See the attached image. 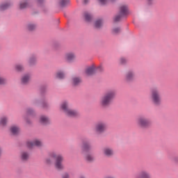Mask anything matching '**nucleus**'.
<instances>
[{"label":"nucleus","mask_w":178,"mask_h":178,"mask_svg":"<svg viewBox=\"0 0 178 178\" xmlns=\"http://www.w3.org/2000/svg\"><path fill=\"white\" fill-rule=\"evenodd\" d=\"M54 159L56 160L55 167L56 169L62 170L64 168L63 164H62V162H63V156L60 154H56L55 152H51L49 154V157L46 159V163L51 165Z\"/></svg>","instance_id":"obj_1"},{"label":"nucleus","mask_w":178,"mask_h":178,"mask_svg":"<svg viewBox=\"0 0 178 178\" xmlns=\"http://www.w3.org/2000/svg\"><path fill=\"white\" fill-rule=\"evenodd\" d=\"M115 95H116V91L115 90L107 91L101 99L102 106H108L112 102L113 98H115Z\"/></svg>","instance_id":"obj_2"},{"label":"nucleus","mask_w":178,"mask_h":178,"mask_svg":"<svg viewBox=\"0 0 178 178\" xmlns=\"http://www.w3.org/2000/svg\"><path fill=\"white\" fill-rule=\"evenodd\" d=\"M129 15V7L127 5H122L119 9V15L114 18L115 22H120L123 17Z\"/></svg>","instance_id":"obj_3"},{"label":"nucleus","mask_w":178,"mask_h":178,"mask_svg":"<svg viewBox=\"0 0 178 178\" xmlns=\"http://www.w3.org/2000/svg\"><path fill=\"white\" fill-rule=\"evenodd\" d=\"M61 109H63V111L65 112V113H66V115H67V116H70L71 118H74L78 115L77 111L69 108V105L66 102L62 103Z\"/></svg>","instance_id":"obj_4"},{"label":"nucleus","mask_w":178,"mask_h":178,"mask_svg":"<svg viewBox=\"0 0 178 178\" xmlns=\"http://www.w3.org/2000/svg\"><path fill=\"white\" fill-rule=\"evenodd\" d=\"M136 123L139 127L145 129L149 126V120L147 119L145 117H139L136 120Z\"/></svg>","instance_id":"obj_5"},{"label":"nucleus","mask_w":178,"mask_h":178,"mask_svg":"<svg viewBox=\"0 0 178 178\" xmlns=\"http://www.w3.org/2000/svg\"><path fill=\"white\" fill-rule=\"evenodd\" d=\"M102 70H104V67H102V65H100L96 68L95 66L92 65L86 68V74H87V76H91L94 74V73H95L96 72H102Z\"/></svg>","instance_id":"obj_6"},{"label":"nucleus","mask_w":178,"mask_h":178,"mask_svg":"<svg viewBox=\"0 0 178 178\" xmlns=\"http://www.w3.org/2000/svg\"><path fill=\"white\" fill-rule=\"evenodd\" d=\"M152 99L155 105L161 104V95L158 89H153L152 90Z\"/></svg>","instance_id":"obj_7"},{"label":"nucleus","mask_w":178,"mask_h":178,"mask_svg":"<svg viewBox=\"0 0 178 178\" xmlns=\"http://www.w3.org/2000/svg\"><path fill=\"white\" fill-rule=\"evenodd\" d=\"M26 145L28 148H33V147H41L42 143L39 140H34L33 141H28Z\"/></svg>","instance_id":"obj_8"},{"label":"nucleus","mask_w":178,"mask_h":178,"mask_svg":"<svg viewBox=\"0 0 178 178\" xmlns=\"http://www.w3.org/2000/svg\"><path fill=\"white\" fill-rule=\"evenodd\" d=\"M106 129V124L104 122H99L96 125V131L98 133H102Z\"/></svg>","instance_id":"obj_9"},{"label":"nucleus","mask_w":178,"mask_h":178,"mask_svg":"<svg viewBox=\"0 0 178 178\" xmlns=\"http://www.w3.org/2000/svg\"><path fill=\"white\" fill-rule=\"evenodd\" d=\"M149 173L147 171H141L138 175L136 176V178H149Z\"/></svg>","instance_id":"obj_10"},{"label":"nucleus","mask_w":178,"mask_h":178,"mask_svg":"<svg viewBox=\"0 0 178 178\" xmlns=\"http://www.w3.org/2000/svg\"><path fill=\"white\" fill-rule=\"evenodd\" d=\"M104 154L106 156H112V155H113V149L110 147H105L104 149Z\"/></svg>","instance_id":"obj_11"},{"label":"nucleus","mask_w":178,"mask_h":178,"mask_svg":"<svg viewBox=\"0 0 178 178\" xmlns=\"http://www.w3.org/2000/svg\"><path fill=\"white\" fill-rule=\"evenodd\" d=\"M133 79H134V72L129 71L126 74V80H127V81H131Z\"/></svg>","instance_id":"obj_12"},{"label":"nucleus","mask_w":178,"mask_h":178,"mask_svg":"<svg viewBox=\"0 0 178 178\" xmlns=\"http://www.w3.org/2000/svg\"><path fill=\"white\" fill-rule=\"evenodd\" d=\"M82 151L87 152L90 151V143L87 141H83L82 145Z\"/></svg>","instance_id":"obj_13"},{"label":"nucleus","mask_w":178,"mask_h":178,"mask_svg":"<svg viewBox=\"0 0 178 178\" xmlns=\"http://www.w3.org/2000/svg\"><path fill=\"white\" fill-rule=\"evenodd\" d=\"M40 123H42V124H48V123H49V119L45 115H42L40 117Z\"/></svg>","instance_id":"obj_14"},{"label":"nucleus","mask_w":178,"mask_h":178,"mask_svg":"<svg viewBox=\"0 0 178 178\" xmlns=\"http://www.w3.org/2000/svg\"><path fill=\"white\" fill-rule=\"evenodd\" d=\"M74 58H76V56L73 53H67L65 55V58L67 59V60H68V62H72V60H73Z\"/></svg>","instance_id":"obj_15"},{"label":"nucleus","mask_w":178,"mask_h":178,"mask_svg":"<svg viewBox=\"0 0 178 178\" xmlns=\"http://www.w3.org/2000/svg\"><path fill=\"white\" fill-rule=\"evenodd\" d=\"M30 81V75L29 74H25L22 78V83L23 84H27V82Z\"/></svg>","instance_id":"obj_16"},{"label":"nucleus","mask_w":178,"mask_h":178,"mask_svg":"<svg viewBox=\"0 0 178 178\" xmlns=\"http://www.w3.org/2000/svg\"><path fill=\"white\" fill-rule=\"evenodd\" d=\"M84 17H85L86 22H91V20H92V16L91 15V14L88 13H84Z\"/></svg>","instance_id":"obj_17"},{"label":"nucleus","mask_w":178,"mask_h":178,"mask_svg":"<svg viewBox=\"0 0 178 178\" xmlns=\"http://www.w3.org/2000/svg\"><path fill=\"white\" fill-rule=\"evenodd\" d=\"M72 83L74 86H78V84H80V83H81V79L79 77H74L72 78Z\"/></svg>","instance_id":"obj_18"},{"label":"nucleus","mask_w":178,"mask_h":178,"mask_svg":"<svg viewBox=\"0 0 178 178\" xmlns=\"http://www.w3.org/2000/svg\"><path fill=\"white\" fill-rule=\"evenodd\" d=\"M10 131L13 133V134H17L19 131V127L16 126H13L10 128Z\"/></svg>","instance_id":"obj_19"},{"label":"nucleus","mask_w":178,"mask_h":178,"mask_svg":"<svg viewBox=\"0 0 178 178\" xmlns=\"http://www.w3.org/2000/svg\"><path fill=\"white\" fill-rule=\"evenodd\" d=\"M10 6V3H5L0 6V10H5V9H8Z\"/></svg>","instance_id":"obj_20"},{"label":"nucleus","mask_w":178,"mask_h":178,"mask_svg":"<svg viewBox=\"0 0 178 178\" xmlns=\"http://www.w3.org/2000/svg\"><path fill=\"white\" fill-rule=\"evenodd\" d=\"M103 23L102 19H97L95 23V26L96 29H99V27L102 26Z\"/></svg>","instance_id":"obj_21"},{"label":"nucleus","mask_w":178,"mask_h":178,"mask_svg":"<svg viewBox=\"0 0 178 178\" xmlns=\"http://www.w3.org/2000/svg\"><path fill=\"white\" fill-rule=\"evenodd\" d=\"M8 123V118L7 117H3L0 120V124L1 126H5Z\"/></svg>","instance_id":"obj_22"},{"label":"nucleus","mask_w":178,"mask_h":178,"mask_svg":"<svg viewBox=\"0 0 178 178\" xmlns=\"http://www.w3.org/2000/svg\"><path fill=\"white\" fill-rule=\"evenodd\" d=\"M29 6V3L26 1H21L19 3V8L24 9Z\"/></svg>","instance_id":"obj_23"},{"label":"nucleus","mask_w":178,"mask_h":178,"mask_svg":"<svg viewBox=\"0 0 178 178\" xmlns=\"http://www.w3.org/2000/svg\"><path fill=\"white\" fill-rule=\"evenodd\" d=\"M64 77H65V73H63V72L60 71V72L56 73V78L57 79H64Z\"/></svg>","instance_id":"obj_24"},{"label":"nucleus","mask_w":178,"mask_h":178,"mask_svg":"<svg viewBox=\"0 0 178 178\" xmlns=\"http://www.w3.org/2000/svg\"><path fill=\"white\" fill-rule=\"evenodd\" d=\"M69 2H70V0H60V5L61 6H66V5H69Z\"/></svg>","instance_id":"obj_25"},{"label":"nucleus","mask_w":178,"mask_h":178,"mask_svg":"<svg viewBox=\"0 0 178 178\" xmlns=\"http://www.w3.org/2000/svg\"><path fill=\"white\" fill-rule=\"evenodd\" d=\"M22 161H27L29 159V154L27 152H23L22 154Z\"/></svg>","instance_id":"obj_26"},{"label":"nucleus","mask_w":178,"mask_h":178,"mask_svg":"<svg viewBox=\"0 0 178 178\" xmlns=\"http://www.w3.org/2000/svg\"><path fill=\"white\" fill-rule=\"evenodd\" d=\"M86 159L88 162H92L94 161V156L91 154H88L86 155Z\"/></svg>","instance_id":"obj_27"},{"label":"nucleus","mask_w":178,"mask_h":178,"mask_svg":"<svg viewBox=\"0 0 178 178\" xmlns=\"http://www.w3.org/2000/svg\"><path fill=\"white\" fill-rule=\"evenodd\" d=\"M35 29V25L33 24H29L28 25V30H29V31H32V30H34Z\"/></svg>","instance_id":"obj_28"},{"label":"nucleus","mask_w":178,"mask_h":178,"mask_svg":"<svg viewBox=\"0 0 178 178\" xmlns=\"http://www.w3.org/2000/svg\"><path fill=\"white\" fill-rule=\"evenodd\" d=\"M15 69L17 70V72H22V70H23V66L20 64H18L15 66Z\"/></svg>","instance_id":"obj_29"},{"label":"nucleus","mask_w":178,"mask_h":178,"mask_svg":"<svg viewBox=\"0 0 178 178\" xmlns=\"http://www.w3.org/2000/svg\"><path fill=\"white\" fill-rule=\"evenodd\" d=\"M113 34H118V33H120V28H119V27L114 28L113 29Z\"/></svg>","instance_id":"obj_30"},{"label":"nucleus","mask_w":178,"mask_h":178,"mask_svg":"<svg viewBox=\"0 0 178 178\" xmlns=\"http://www.w3.org/2000/svg\"><path fill=\"white\" fill-rule=\"evenodd\" d=\"M6 83V79L3 77L0 76V86H2V84H5Z\"/></svg>","instance_id":"obj_31"},{"label":"nucleus","mask_w":178,"mask_h":178,"mask_svg":"<svg viewBox=\"0 0 178 178\" xmlns=\"http://www.w3.org/2000/svg\"><path fill=\"white\" fill-rule=\"evenodd\" d=\"M120 62L122 65H124L127 62V60L125 58H121Z\"/></svg>","instance_id":"obj_32"},{"label":"nucleus","mask_w":178,"mask_h":178,"mask_svg":"<svg viewBox=\"0 0 178 178\" xmlns=\"http://www.w3.org/2000/svg\"><path fill=\"white\" fill-rule=\"evenodd\" d=\"M35 62V58L33 57V58H31L30 60H29V63L30 65H33L34 64Z\"/></svg>","instance_id":"obj_33"},{"label":"nucleus","mask_w":178,"mask_h":178,"mask_svg":"<svg viewBox=\"0 0 178 178\" xmlns=\"http://www.w3.org/2000/svg\"><path fill=\"white\" fill-rule=\"evenodd\" d=\"M99 2L102 5H106V3H108V0H99Z\"/></svg>","instance_id":"obj_34"},{"label":"nucleus","mask_w":178,"mask_h":178,"mask_svg":"<svg viewBox=\"0 0 178 178\" xmlns=\"http://www.w3.org/2000/svg\"><path fill=\"white\" fill-rule=\"evenodd\" d=\"M63 178H69V174H68V173H65V174L63 175Z\"/></svg>","instance_id":"obj_35"},{"label":"nucleus","mask_w":178,"mask_h":178,"mask_svg":"<svg viewBox=\"0 0 178 178\" xmlns=\"http://www.w3.org/2000/svg\"><path fill=\"white\" fill-rule=\"evenodd\" d=\"M38 3H42L44 2V0H38Z\"/></svg>","instance_id":"obj_36"},{"label":"nucleus","mask_w":178,"mask_h":178,"mask_svg":"<svg viewBox=\"0 0 178 178\" xmlns=\"http://www.w3.org/2000/svg\"><path fill=\"white\" fill-rule=\"evenodd\" d=\"M174 161H175V162H178V157H175V158L174 159Z\"/></svg>","instance_id":"obj_37"},{"label":"nucleus","mask_w":178,"mask_h":178,"mask_svg":"<svg viewBox=\"0 0 178 178\" xmlns=\"http://www.w3.org/2000/svg\"><path fill=\"white\" fill-rule=\"evenodd\" d=\"M88 1H89V0H83V3H88Z\"/></svg>","instance_id":"obj_38"},{"label":"nucleus","mask_w":178,"mask_h":178,"mask_svg":"<svg viewBox=\"0 0 178 178\" xmlns=\"http://www.w3.org/2000/svg\"><path fill=\"white\" fill-rule=\"evenodd\" d=\"M28 113H31V109H29V110L28 111Z\"/></svg>","instance_id":"obj_39"},{"label":"nucleus","mask_w":178,"mask_h":178,"mask_svg":"<svg viewBox=\"0 0 178 178\" xmlns=\"http://www.w3.org/2000/svg\"><path fill=\"white\" fill-rule=\"evenodd\" d=\"M149 1V3H151V1H152V0H148Z\"/></svg>","instance_id":"obj_40"},{"label":"nucleus","mask_w":178,"mask_h":178,"mask_svg":"<svg viewBox=\"0 0 178 178\" xmlns=\"http://www.w3.org/2000/svg\"><path fill=\"white\" fill-rule=\"evenodd\" d=\"M111 1H113V0H111Z\"/></svg>","instance_id":"obj_41"}]
</instances>
